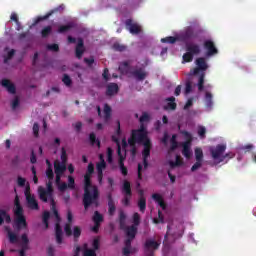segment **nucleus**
Listing matches in <instances>:
<instances>
[{"label":"nucleus","mask_w":256,"mask_h":256,"mask_svg":"<svg viewBox=\"0 0 256 256\" xmlns=\"http://www.w3.org/2000/svg\"><path fill=\"white\" fill-rule=\"evenodd\" d=\"M166 105L163 106L164 111H175L177 109V103H175V97H168L165 99Z\"/></svg>","instance_id":"aec40b11"},{"label":"nucleus","mask_w":256,"mask_h":256,"mask_svg":"<svg viewBox=\"0 0 256 256\" xmlns=\"http://www.w3.org/2000/svg\"><path fill=\"white\" fill-rule=\"evenodd\" d=\"M150 155H151V140H146L144 141V149L142 152L144 169H147V167H149V162L147 161V159H149Z\"/></svg>","instance_id":"f8f14e48"},{"label":"nucleus","mask_w":256,"mask_h":256,"mask_svg":"<svg viewBox=\"0 0 256 256\" xmlns=\"http://www.w3.org/2000/svg\"><path fill=\"white\" fill-rule=\"evenodd\" d=\"M205 133H207V129H205L204 126H200L198 128V135H199L200 139H205Z\"/></svg>","instance_id":"680f3d73"},{"label":"nucleus","mask_w":256,"mask_h":256,"mask_svg":"<svg viewBox=\"0 0 256 256\" xmlns=\"http://www.w3.org/2000/svg\"><path fill=\"white\" fill-rule=\"evenodd\" d=\"M84 63L91 68L93 67V63H95V58L93 56L90 58H84Z\"/></svg>","instance_id":"69168bd1"},{"label":"nucleus","mask_w":256,"mask_h":256,"mask_svg":"<svg viewBox=\"0 0 256 256\" xmlns=\"http://www.w3.org/2000/svg\"><path fill=\"white\" fill-rule=\"evenodd\" d=\"M130 75L133 76L136 81H145V79H147V76L149 75V73H147V71H145V68L140 67V68L132 70L130 72Z\"/></svg>","instance_id":"2eb2a0df"},{"label":"nucleus","mask_w":256,"mask_h":256,"mask_svg":"<svg viewBox=\"0 0 256 256\" xmlns=\"http://www.w3.org/2000/svg\"><path fill=\"white\" fill-rule=\"evenodd\" d=\"M112 49H114V51H120V53H122L123 51L127 50V46L120 43H114Z\"/></svg>","instance_id":"de8ad7c7"},{"label":"nucleus","mask_w":256,"mask_h":256,"mask_svg":"<svg viewBox=\"0 0 256 256\" xmlns=\"http://www.w3.org/2000/svg\"><path fill=\"white\" fill-rule=\"evenodd\" d=\"M117 153H118V157H119V160H118V165H119V168H123L125 167V159L126 157L123 156V154L121 153V145L118 144V148H117Z\"/></svg>","instance_id":"c756f323"},{"label":"nucleus","mask_w":256,"mask_h":256,"mask_svg":"<svg viewBox=\"0 0 256 256\" xmlns=\"http://www.w3.org/2000/svg\"><path fill=\"white\" fill-rule=\"evenodd\" d=\"M205 72H202L198 78V91L205 89Z\"/></svg>","instance_id":"e433bc0d"},{"label":"nucleus","mask_w":256,"mask_h":256,"mask_svg":"<svg viewBox=\"0 0 256 256\" xmlns=\"http://www.w3.org/2000/svg\"><path fill=\"white\" fill-rule=\"evenodd\" d=\"M67 171V164L59 162V160L54 161V173L58 175H63Z\"/></svg>","instance_id":"6ab92c4d"},{"label":"nucleus","mask_w":256,"mask_h":256,"mask_svg":"<svg viewBox=\"0 0 256 256\" xmlns=\"http://www.w3.org/2000/svg\"><path fill=\"white\" fill-rule=\"evenodd\" d=\"M61 162L60 163H64L67 165V150H65V148L61 149Z\"/></svg>","instance_id":"13d9d810"},{"label":"nucleus","mask_w":256,"mask_h":256,"mask_svg":"<svg viewBox=\"0 0 256 256\" xmlns=\"http://www.w3.org/2000/svg\"><path fill=\"white\" fill-rule=\"evenodd\" d=\"M143 247H144L145 256H154L155 251H157V249L161 247V240L156 241L151 238L146 239Z\"/></svg>","instance_id":"39448f33"},{"label":"nucleus","mask_w":256,"mask_h":256,"mask_svg":"<svg viewBox=\"0 0 256 256\" xmlns=\"http://www.w3.org/2000/svg\"><path fill=\"white\" fill-rule=\"evenodd\" d=\"M84 256H97V253L93 249L84 250Z\"/></svg>","instance_id":"774afa93"},{"label":"nucleus","mask_w":256,"mask_h":256,"mask_svg":"<svg viewBox=\"0 0 256 256\" xmlns=\"http://www.w3.org/2000/svg\"><path fill=\"white\" fill-rule=\"evenodd\" d=\"M122 193L124 195L122 205H124V207H129L131 205V198L133 197V191H131V182L124 180L122 185Z\"/></svg>","instance_id":"0eeeda50"},{"label":"nucleus","mask_w":256,"mask_h":256,"mask_svg":"<svg viewBox=\"0 0 256 256\" xmlns=\"http://www.w3.org/2000/svg\"><path fill=\"white\" fill-rule=\"evenodd\" d=\"M196 65L197 67L193 69L191 75H199L200 71H207L209 67L204 57L197 58Z\"/></svg>","instance_id":"4468645a"},{"label":"nucleus","mask_w":256,"mask_h":256,"mask_svg":"<svg viewBox=\"0 0 256 256\" xmlns=\"http://www.w3.org/2000/svg\"><path fill=\"white\" fill-rule=\"evenodd\" d=\"M38 195L39 199L42 200L43 203L55 201V197L53 196V180H48L46 183V189L40 186L38 188Z\"/></svg>","instance_id":"7ed1b4c3"},{"label":"nucleus","mask_w":256,"mask_h":256,"mask_svg":"<svg viewBox=\"0 0 256 256\" xmlns=\"http://www.w3.org/2000/svg\"><path fill=\"white\" fill-rule=\"evenodd\" d=\"M133 223L136 227L141 223V216L137 212L133 214Z\"/></svg>","instance_id":"bf43d9fd"},{"label":"nucleus","mask_w":256,"mask_h":256,"mask_svg":"<svg viewBox=\"0 0 256 256\" xmlns=\"http://www.w3.org/2000/svg\"><path fill=\"white\" fill-rule=\"evenodd\" d=\"M115 211H117V206H115V202L108 204V215L110 217H113V215H115Z\"/></svg>","instance_id":"3c124183"},{"label":"nucleus","mask_w":256,"mask_h":256,"mask_svg":"<svg viewBox=\"0 0 256 256\" xmlns=\"http://www.w3.org/2000/svg\"><path fill=\"white\" fill-rule=\"evenodd\" d=\"M127 221V215L123 210L119 211V225L120 229H125V223Z\"/></svg>","instance_id":"7c9ffc66"},{"label":"nucleus","mask_w":256,"mask_h":256,"mask_svg":"<svg viewBox=\"0 0 256 256\" xmlns=\"http://www.w3.org/2000/svg\"><path fill=\"white\" fill-rule=\"evenodd\" d=\"M84 53H85V42L83 41V38H78V43L75 48V55L77 59H81Z\"/></svg>","instance_id":"f3484780"},{"label":"nucleus","mask_w":256,"mask_h":256,"mask_svg":"<svg viewBox=\"0 0 256 256\" xmlns=\"http://www.w3.org/2000/svg\"><path fill=\"white\" fill-rule=\"evenodd\" d=\"M7 231V235H8V239L10 241V243L15 244V243H19V236H17V234H15L14 232H12L9 227L5 228Z\"/></svg>","instance_id":"c85d7f7f"},{"label":"nucleus","mask_w":256,"mask_h":256,"mask_svg":"<svg viewBox=\"0 0 256 256\" xmlns=\"http://www.w3.org/2000/svg\"><path fill=\"white\" fill-rule=\"evenodd\" d=\"M25 183H27V180L21 176H18L17 178L18 187H25Z\"/></svg>","instance_id":"338daca9"},{"label":"nucleus","mask_w":256,"mask_h":256,"mask_svg":"<svg viewBox=\"0 0 256 256\" xmlns=\"http://www.w3.org/2000/svg\"><path fill=\"white\" fill-rule=\"evenodd\" d=\"M15 225L18 231H21V229H27V219L25 216H16Z\"/></svg>","instance_id":"412c9836"},{"label":"nucleus","mask_w":256,"mask_h":256,"mask_svg":"<svg viewBox=\"0 0 256 256\" xmlns=\"http://www.w3.org/2000/svg\"><path fill=\"white\" fill-rule=\"evenodd\" d=\"M203 47L206 51V57H213L219 53V50L217 49V46H215V42L213 40H205Z\"/></svg>","instance_id":"9b49d317"},{"label":"nucleus","mask_w":256,"mask_h":256,"mask_svg":"<svg viewBox=\"0 0 256 256\" xmlns=\"http://www.w3.org/2000/svg\"><path fill=\"white\" fill-rule=\"evenodd\" d=\"M68 189H75V178L68 176Z\"/></svg>","instance_id":"0e129e2a"},{"label":"nucleus","mask_w":256,"mask_h":256,"mask_svg":"<svg viewBox=\"0 0 256 256\" xmlns=\"http://www.w3.org/2000/svg\"><path fill=\"white\" fill-rule=\"evenodd\" d=\"M63 11H65V5L61 4L58 7L50 10L48 13H46L44 16H39L37 17L34 22L32 23V27H35V25H38V23H41V21H47V19H49V17H51L52 15H55L57 13H63Z\"/></svg>","instance_id":"1a4fd4ad"},{"label":"nucleus","mask_w":256,"mask_h":256,"mask_svg":"<svg viewBox=\"0 0 256 256\" xmlns=\"http://www.w3.org/2000/svg\"><path fill=\"white\" fill-rule=\"evenodd\" d=\"M1 85L2 87H5L8 93H11V95H15V93H17V88L15 87V84L10 82L9 79H2Z\"/></svg>","instance_id":"a211bd4d"},{"label":"nucleus","mask_w":256,"mask_h":256,"mask_svg":"<svg viewBox=\"0 0 256 256\" xmlns=\"http://www.w3.org/2000/svg\"><path fill=\"white\" fill-rule=\"evenodd\" d=\"M46 176L48 178V181H53V179H55V174L53 173L52 167H48L46 169Z\"/></svg>","instance_id":"6e6d98bb"},{"label":"nucleus","mask_w":256,"mask_h":256,"mask_svg":"<svg viewBox=\"0 0 256 256\" xmlns=\"http://www.w3.org/2000/svg\"><path fill=\"white\" fill-rule=\"evenodd\" d=\"M126 29L132 34V35H139L141 33V25H139L136 22H133V19H127L125 21Z\"/></svg>","instance_id":"ddd939ff"},{"label":"nucleus","mask_w":256,"mask_h":256,"mask_svg":"<svg viewBox=\"0 0 256 256\" xmlns=\"http://www.w3.org/2000/svg\"><path fill=\"white\" fill-rule=\"evenodd\" d=\"M47 49L48 51H53L54 53H57V51H59V44H48Z\"/></svg>","instance_id":"e2e57ef3"},{"label":"nucleus","mask_w":256,"mask_h":256,"mask_svg":"<svg viewBox=\"0 0 256 256\" xmlns=\"http://www.w3.org/2000/svg\"><path fill=\"white\" fill-rule=\"evenodd\" d=\"M184 135L187 141L182 143V155H184L186 159H191V155H193V152H191V142L193 138L189 132H184Z\"/></svg>","instance_id":"9d476101"},{"label":"nucleus","mask_w":256,"mask_h":256,"mask_svg":"<svg viewBox=\"0 0 256 256\" xmlns=\"http://www.w3.org/2000/svg\"><path fill=\"white\" fill-rule=\"evenodd\" d=\"M209 151L213 161H218V163H221V159H223V154L225 153V151H227V145L218 144L216 146H211L209 148Z\"/></svg>","instance_id":"423d86ee"},{"label":"nucleus","mask_w":256,"mask_h":256,"mask_svg":"<svg viewBox=\"0 0 256 256\" xmlns=\"http://www.w3.org/2000/svg\"><path fill=\"white\" fill-rule=\"evenodd\" d=\"M55 237L56 243L58 245H61V243H63V229L61 228V225H59V223H57L55 227Z\"/></svg>","instance_id":"b1692460"},{"label":"nucleus","mask_w":256,"mask_h":256,"mask_svg":"<svg viewBox=\"0 0 256 256\" xmlns=\"http://www.w3.org/2000/svg\"><path fill=\"white\" fill-rule=\"evenodd\" d=\"M51 211L53 212L54 217H56L57 221H61V217L59 216V211L57 210V205L55 200H50Z\"/></svg>","instance_id":"473e14b6"},{"label":"nucleus","mask_w":256,"mask_h":256,"mask_svg":"<svg viewBox=\"0 0 256 256\" xmlns=\"http://www.w3.org/2000/svg\"><path fill=\"white\" fill-rule=\"evenodd\" d=\"M104 117L106 121L111 119V106H109V104L104 105Z\"/></svg>","instance_id":"09e8293b"},{"label":"nucleus","mask_w":256,"mask_h":256,"mask_svg":"<svg viewBox=\"0 0 256 256\" xmlns=\"http://www.w3.org/2000/svg\"><path fill=\"white\" fill-rule=\"evenodd\" d=\"M51 217V214L49 211H44L43 216H42V221L45 225V229H49V219Z\"/></svg>","instance_id":"79ce46f5"},{"label":"nucleus","mask_w":256,"mask_h":256,"mask_svg":"<svg viewBox=\"0 0 256 256\" xmlns=\"http://www.w3.org/2000/svg\"><path fill=\"white\" fill-rule=\"evenodd\" d=\"M67 220L68 223H66L64 226V232L67 237H71V235H73V230L71 229V225L73 223V213L71 212V210H68L67 212Z\"/></svg>","instance_id":"dca6fc26"},{"label":"nucleus","mask_w":256,"mask_h":256,"mask_svg":"<svg viewBox=\"0 0 256 256\" xmlns=\"http://www.w3.org/2000/svg\"><path fill=\"white\" fill-rule=\"evenodd\" d=\"M107 168V162L102 159L100 162L96 164L97 173H103V170Z\"/></svg>","instance_id":"37998d69"},{"label":"nucleus","mask_w":256,"mask_h":256,"mask_svg":"<svg viewBox=\"0 0 256 256\" xmlns=\"http://www.w3.org/2000/svg\"><path fill=\"white\" fill-rule=\"evenodd\" d=\"M206 107L211 109L213 107V94L211 92H206L205 94Z\"/></svg>","instance_id":"c9c22d12"},{"label":"nucleus","mask_w":256,"mask_h":256,"mask_svg":"<svg viewBox=\"0 0 256 256\" xmlns=\"http://www.w3.org/2000/svg\"><path fill=\"white\" fill-rule=\"evenodd\" d=\"M89 139H90V145H97L98 148L101 147V141H99V139H97V136L95 135V133H90L89 135Z\"/></svg>","instance_id":"58836bf2"},{"label":"nucleus","mask_w":256,"mask_h":256,"mask_svg":"<svg viewBox=\"0 0 256 256\" xmlns=\"http://www.w3.org/2000/svg\"><path fill=\"white\" fill-rule=\"evenodd\" d=\"M11 21H15L17 25V31L20 30L21 27V22H19V16H17V13H12L10 16Z\"/></svg>","instance_id":"4d7b16f0"},{"label":"nucleus","mask_w":256,"mask_h":256,"mask_svg":"<svg viewBox=\"0 0 256 256\" xmlns=\"http://www.w3.org/2000/svg\"><path fill=\"white\" fill-rule=\"evenodd\" d=\"M138 209L140 213H145L147 209V199L146 198H139L138 199Z\"/></svg>","instance_id":"2f4dec72"},{"label":"nucleus","mask_w":256,"mask_h":256,"mask_svg":"<svg viewBox=\"0 0 256 256\" xmlns=\"http://www.w3.org/2000/svg\"><path fill=\"white\" fill-rule=\"evenodd\" d=\"M169 165H170L171 169H175V167H181V165H183V158H181V156L177 155L175 162L170 161Z\"/></svg>","instance_id":"f704fd0d"},{"label":"nucleus","mask_w":256,"mask_h":256,"mask_svg":"<svg viewBox=\"0 0 256 256\" xmlns=\"http://www.w3.org/2000/svg\"><path fill=\"white\" fill-rule=\"evenodd\" d=\"M186 53L183 54V61L185 63H191L193 61V57L195 55H200L201 53V45L197 43L186 44Z\"/></svg>","instance_id":"20e7f679"},{"label":"nucleus","mask_w":256,"mask_h":256,"mask_svg":"<svg viewBox=\"0 0 256 256\" xmlns=\"http://www.w3.org/2000/svg\"><path fill=\"white\" fill-rule=\"evenodd\" d=\"M233 157H235V153L233 152H228L226 154H223L222 158L220 159V163H223L225 159H233Z\"/></svg>","instance_id":"052dcab7"},{"label":"nucleus","mask_w":256,"mask_h":256,"mask_svg":"<svg viewBox=\"0 0 256 256\" xmlns=\"http://www.w3.org/2000/svg\"><path fill=\"white\" fill-rule=\"evenodd\" d=\"M152 199H154L156 201V203H158L159 207H161V209L166 210L167 209V204H165V200H163V196H161L158 193H155L152 195Z\"/></svg>","instance_id":"bb28decb"},{"label":"nucleus","mask_w":256,"mask_h":256,"mask_svg":"<svg viewBox=\"0 0 256 256\" xmlns=\"http://www.w3.org/2000/svg\"><path fill=\"white\" fill-rule=\"evenodd\" d=\"M179 41V35L175 36H168L165 38L161 39V43H170L171 45H173V43Z\"/></svg>","instance_id":"4c0bfd02"},{"label":"nucleus","mask_w":256,"mask_h":256,"mask_svg":"<svg viewBox=\"0 0 256 256\" xmlns=\"http://www.w3.org/2000/svg\"><path fill=\"white\" fill-rule=\"evenodd\" d=\"M73 27H75L73 22H70L67 25H62L58 28V33H67V31H71Z\"/></svg>","instance_id":"72a5a7b5"},{"label":"nucleus","mask_w":256,"mask_h":256,"mask_svg":"<svg viewBox=\"0 0 256 256\" xmlns=\"http://www.w3.org/2000/svg\"><path fill=\"white\" fill-rule=\"evenodd\" d=\"M72 235H73L74 239H79L81 237V227L74 226Z\"/></svg>","instance_id":"864d4df0"},{"label":"nucleus","mask_w":256,"mask_h":256,"mask_svg":"<svg viewBox=\"0 0 256 256\" xmlns=\"http://www.w3.org/2000/svg\"><path fill=\"white\" fill-rule=\"evenodd\" d=\"M153 223L159 225V223H165V218H163V212L161 210L158 211V218L153 219Z\"/></svg>","instance_id":"8fccbe9b"},{"label":"nucleus","mask_w":256,"mask_h":256,"mask_svg":"<svg viewBox=\"0 0 256 256\" xmlns=\"http://www.w3.org/2000/svg\"><path fill=\"white\" fill-rule=\"evenodd\" d=\"M11 223V215L7 213V210L0 209V227L3 223Z\"/></svg>","instance_id":"a878e982"},{"label":"nucleus","mask_w":256,"mask_h":256,"mask_svg":"<svg viewBox=\"0 0 256 256\" xmlns=\"http://www.w3.org/2000/svg\"><path fill=\"white\" fill-rule=\"evenodd\" d=\"M92 221L94 223H98V224L101 225V223H103V214L99 213V211H95L94 215H93V218H92Z\"/></svg>","instance_id":"a19ab883"},{"label":"nucleus","mask_w":256,"mask_h":256,"mask_svg":"<svg viewBox=\"0 0 256 256\" xmlns=\"http://www.w3.org/2000/svg\"><path fill=\"white\" fill-rule=\"evenodd\" d=\"M194 153L196 161L203 162V150L201 148H195Z\"/></svg>","instance_id":"a18cd8bd"},{"label":"nucleus","mask_w":256,"mask_h":256,"mask_svg":"<svg viewBox=\"0 0 256 256\" xmlns=\"http://www.w3.org/2000/svg\"><path fill=\"white\" fill-rule=\"evenodd\" d=\"M53 33V28L51 26H46L41 30V37L46 39V37L50 36Z\"/></svg>","instance_id":"ea45409f"},{"label":"nucleus","mask_w":256,"mask_h":256,"mask_svg":"<svg viewBox=\"0 0 256 256\" xmlns=\"http://www.w3.org/2000/svg\"><path fill=\"white\" fill-rule=\"evenodd\" d=\"M126 235L128 239H135L137 235V226L132 225V226L126 227Z\"/></svg>","instance_id":"cd10ccee"},{"label":"nucleus","mask_w":256,"mask_h":256,"mask_svg":"<svg viewBox=\"0 0 256 256\" xmlns=\"http://www.w3.org/2000/svg\"><path fill=\"white\" fill-rule=\"evenodd\" d=\"M62 83H64L66 87H71V85H73V80H71L69 74H64L62 78Z\"/></svg>","instance_id":"c03bdc74"},{"label":"nucleus","mask_w":256,"mask_h":256,"mask_svg":"<svg viewBox=\"0 0 256 256\" xmlns=\"http://www.w3.org/2000/svg\"><path fill=\"white\" fill-rule=\"evenodd\" d=\"M93 173H95V165L89 163L84 175V194L82 198L85 211H88L91 205L99 207V188L91 183V175Z\"/></svg>","instance_id":"f257e3e1"},{"label":"nucleus","mask_w":256,"mask_h":256,"mask_svg":"<svg viewBox=\"0 0 256 256\" xmlns=\"http://www.w3.org/2000/svg\"><path fill=\"white\" fill-rule=\"evenodd\" d=\"M177 147H179V143L177 142V136L173 135L172 139H171L170 149H171V151H175V149H177Z\"/></svg>","instance_id":"5fc2aeb1"},{"label":"nucleus","mask_w":256,"mask_h":256,"mask_svg":"<svg viewBox=\"0 0 256 256\" xmlns=\"http://www.w3.org/2000/svg\"><path fill=\"white\" fill-rule=\"evenodd\" d=\"M14 205H15V208H14L15 217H23L24 216L23 207L21 206V202H19V197L15 198Z\"/></svg>","instance_id":"5701e85b"},{"label":"nucleus","mask_w":256,"mask_h":256,"mask_svg":"<svg viewBox=\"0 0 256 256\" xmlns=\"http://www.w3.org/2000/svg\"><path fill=\"white\" fill-rule=\"evenodd\" d=\"M202 33H204L203 29H195L192 26H188L178 34V41H181L182 43H187V41L201 39Z\"/></svg>","instance_id":"f03ea898"},{"label":"nucleus","mask_w":256,"mask_h":256,"mask_svg":"<svg viewBox=\"0 0 256 256\" xmlns=\"http://www.w3.org/2000/svg\"><path fill=\"white\" fill-rule=\"evenodd\" d=\"M119 93V85L117 83H110L107 85L106 95L108 97H113V95H117Z\"/></svg>","instance_id":"4be33fe9"},{"label":"nucleus","mask_w":256,"mask_h":256,"mask_svg":"<svg viewBox=\"0 0 256 256\" xmlns=\"http://www.w3.org/2000/svg\"><path fill=\"white\" fill-rule=\"evenodd\" d=\"M15 57V49H11L6 56H4V63H9Z\"/></svg>","instance_id":"603ef678"},{"label":"nucleus","mask_w":256,"mask_h":256,"mask_svg":"<svg viewBox=\"0 0 256 256\" xmlns=\"http://www.w3.org/2000/svg\"><path fill=\"white\" fill-rule=\"evenodd\" d=\"M21 241H22L21 247H24V249H29V237H27V234L21 235Z\"/></svg>","instance_id":"49530a36"},{"label":"nucleus","mask_w":256,"mask_h":256,"mask_svg":"<svg viewBox=\"0 0 256 256\" xmlns=\"http://www.w3.org/2000/svg\"><path fill=\"white\" fill-rule=\"evenodd\" d=\"M145 141H149V138H147V132H143V130H132V136L128 139L129 145H135V143L145 145Z\"/></svg>","instance_id":"6e6552de"},{"label":"nucleus","mask_w":256,"mask_h":256,"mask_svg":"<svg viewBox=\"0 0 256 256\" xmlns=\"http://www.w3.org/2000/svg\"><path fill=\"white\" fill-rule=\"evenodd\" d=\"M26 201L30 209H34L36 211L39 209V203L37 202V199H35L34 195L27 196Z\"/></svg>","instance_id":"393cba45"}]
</instances>
